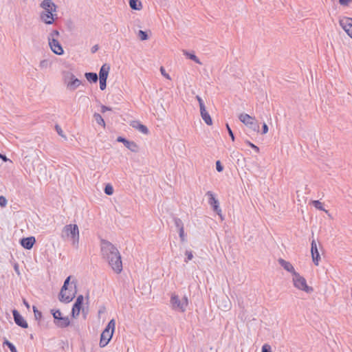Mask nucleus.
I'll return each instance as SVG.
<instances>
[{
	"label": "nucleus",
	"instance_id": "a878e982",
	"mask_svg": "<svg viewBox=\"0 0 352 352\" xmlns=\"http://www.w3.org/2000/svg\"><path fill=\"white\" fill-rule=\"evenodd\" d=\"M94 118L96 120V122L100 126H102L104 127L105 126V122L104 121V119L102 118V117L98 113H95L94 114Z\"/></svg>",
	"mask_w": 352,
	"mask_h": 352
},
{
	"label": "nucleus",
	"instance_id": "7ed1b4c3",
	"mask_svg": "<svg viewBox=\"0 0 352 352\" xmlns=\"http://www.w3.org/2000/svg\"><path fill=\"white\" fill-rule=\"evenodd\" d=\"M116 321L111 319L100 335L99 345L101 348L106 346L112 338L115 331Z\"/></svg>",
	"mask_w": 352,
	"mask_h": 352
},
{
	"label": "nucleus",
	"instance_id": "2f4dec72",
	"mask_svg": "<svg viewBox=\"0 0 352 352\" xmlns=\"http://www.w3.org/2000/svg\"><path fill=\"white\" fill-rule=\"evenodd\" d=\"M51 313L53 315L54 321L58 320L60 318L63 317V316H61V312L60 311L59 309H57V310L52 309Z\"/></svg>",
	"mask_w": 352,
	"mask_h": 352
},
{
	"label": "nucleus",
	"instance_id": "9d476101",
	"mask_svg": "<svg viewBox=\"0 0 352 352\" xmlns=\"http://www.w3.org/2000/svg\"><path fill=\"white\" fill-rule=\"evenodd\" d=\"M339 24L346 33L352 38V18L344 17L340 19Z\"/></svg>",
	"mask_w": 352,
	"mask_h": 352
},
{
	"label": "nucleus",
	"instance_id": "864d4df0",
	"mask_svg": "<svg viewBox=\"0 0 352 352\" xmlns=\"http://www.w3.org/2000/svg\"><path fill=\"white\" fill-rule=\"evenodd\" d=\"M98 45H94L91 49V53H96L98 50Z\"/></svg>",
	"mask_w": 352,
	"mask_h": 352
},
{
	"label": "nucleus",
	"instance_id": "de8ad7c7",
	"mask_svg": "<svg viewBox=\"0 0 352 352\" xmlns=\"http://www.w3.org/2000/svg\"><path fill=\"white\" fill-rule=\"evenodd\" d=\"M160 72L162 76H164L167 79H170V76L166 72L165 69L163 67H160Z\"/></svg>",
	"mask_w": 352,
	"mask_h": 352
},
{
	"label": "nucleus",
	"instance_id": "2eb2a0df",
	"mask_svg": "<svg viewBox=\"0 0 352 352\" xmlns=\"http://www.w3.org/2000/svg\"><path fill=\"white\" fill-rule=\"evenodd\" d=\"M217 303L218 307L224 311L230 310L232 306L231 302L227 296L219 299Z\"/></svg>",
	"mask_w": 352,
	"mask_h": 352
},
{
	"label": "nucleus",
	"instance_id": "09e8293b",
	"mask_svg": "<svg viewBox=\"0 0 352 352\" xmlns=\"http://www.w3.org/2000/svg\"><path fill=\"white\" fill-rule=\"evenodd\" d=\"M48 66V61L47 60H43L40 62L39 67L41 68H46Z\"/></svg>",
	"mask_w": 352,
	"mask_h": 352
},
{
	"label": "nucleus",
	"instance_id": "c9c22d12",
	"mask_svg": "<svg viewBox=\"0 0 352 352\" xmlns=\"http://www.w3.org/2000/svg\"><path fill=\"white\" fill-rule=\"evenodd\" d=\"M313 205L316 208L320 210H324L322 206V204L318 200L313 201Z\"/></svg>",
	"mask_w": 352,
	"mask_h": 352
},
{
	"label": "nucleus",
	"instance_id": "5701e85b",
	"mask_svg": "<svg viewBox=\"0 0 352 352\" xmlns=\"http://www.w3.org/2000/svg\"><path fill=\"white\" fill-rule=\"evenodd\" d=\"M183 54L188 58L195 61L196 63L202 65V63L200 61V60L197 58V56L193 52H189L187 50H183Z\"/></svg>",
	"mask_w": 352,
	"mask_h": 352
},
{
	"label": "nucleus",
	"instance_id": "f3484780",
	"mask_svg": "<svg viewBox=\"0 0 352 352\" xmlns=\"http://www.w3.org/2000/svg\"><path fill=\"white\" fill-rule=\"evenodd\" d=\"M278 263L283 267L286 271L294 274L296 272L294 270V267L292 265V263L289 261L284 260L283 258H279L278 260Z\"/></svg>",
	"mask_w": 352,
	"mask_h": 352
},
{
	"label": "nucleus",
	"instance_id": "4468645a",
	"mask_svg": "<svg viewBox=\"0 0 352 352\" xmlns=\"http://www.w3.org/2000/svg\"><path fill=\"white\" fill-rule=\"evenodd\" d=\"M311 253L314 263L316 265H318L319 261L320 260V256L315 239H313L311 241Z\"/></svg>",
	"mask_w": 352,
	"mask_h": 352
},
{
	"label": "nucleus",
	"instance_id": "8fccbe9b",
	"mask_svg": "<svg viewBox=\"0 0 352 352\" xmlns=\"http://www.w3.org/2000/svg\"><path fill=\"white\" fill-rule=\"evenodd\" d=\"M352 0H339V3L341 6H348Z\"/></svg>",
	"mask_w": 352,
	"mask_h": 352
},
{
	"label": "nucleus",
	"instance_id": "052dcab7",
	"mask_svg": "<svg viewBox=\"0 0 352 352\" xmlns=\"http://www.w3.org/2000/svg\"><path fill=\"white\" fill-rule=\"evenodd\" d=\"M98 313L101 314V313H102V311L100 310Z\"/></svg>",
	"mask_w": 352,
	"mask_h": 352
},
{
	"label": "nucleus",
	"instance_id": "6e6552de",
	"mask_svg": "<svg viewBox=\"0 0 352 352\" xmlns=\"http://www.w3.org/2000/svg\"><path fill=\"white\" fill-rule=\"evenodd\" d=\"M65 81L67 82V87L70 91H74L81 84V81L70 72H67L65 76Z\"/></svg>",
	"mask_w": 352,
	"mask_h": 352
},
{
	"label": "nucleus",
	"instance_id": "ea45409f",
	"mask_svg": "<svg viewBox=\"0 0 352 352\" xmlns=\"http://www.w3.org/2000/svg\"><path fill=\"white\" fill-rule=\"evenodd\" d=\"M196 98L199 102L200 110L206 108L204 102L203 100L201 99V98L199 96H197Z\"/></svg>",
	"mask_w": 352,
	"mask_h": 352
},
{
	"label": "nucleus",
	"instance_id": "e433bc0d",
	"mask_svg": "<svg viewBox=\"0 0 352 352\" xmlns=\"http://www.w3.org/2000/svg\"><path fill=\"white\" fill-rule=\"evenodd\" d=\"M55 129H56L57 133L60 136H61V137L64 138L65 139H66V136L64 135L63 131L61 127L59 125L56 124Z\"/></svg>",
	"mask_w": 352,
	"mask_h": 352
},
{
	"label": "nucleus",
	"instance_id": "a18cd8bd",
	"mask_svg": "<svg viewBox=\"0 0 352 352\" xmlns=\"http://www.w3.org/2000/svg\"><path fill=\"white\" fill-rule=\"evenodd\" d=\"M261 352H272L271 351V346L269 344H264L262 346V351Z\"/></svg>",
	"mask_w": 352,
	"mask_h": 352
},
{
	"label": "nucleus",
	"instance_id": "7c9ffc66",
	"mask_svg": "<svg viewBox=\"0 0 352 352\" xmlns=\"http://www.w3.org/2000/svg\"><path fill=\"white\" fill-rule=\"evenodd\" d=\"M33 311L35 320H40L42 318L41 311H38L36 306H33Z\"/></svg>",
	"mask_w": 352,
	"mask_h": 352
},
{
	"label": "nucleus",
	"instance_id": "b1692460",
	"mask_svg": "<svg viewBox=\"0 0 352 352\" xmlns=\"http://www.w3.org/2000/svg\"><path fill=\"white\" fill-rule=\"evenodd\" d=\"M129 6L132 10H140L142 8L141 1L139 0H129Z\"/></svg>",
	"mask_w": 352,
	"mask_h": 352
},
{
	"label": "nucleus",
	"instance_id": "c756f323",
	"mask_svg": "<svg viewBox=\"0 0 352 352\" xmlns=\"http://www.w3.org/2000/svg\"><path fill=\"white\" fill-rule=\"evenodd\" d=\"M3 345L7 346L10 349L11 352H17V350H16L15 346L12 342L8 341V340H4V342H3Z\"/></svg>",
	"mask_w": 352,
	"mask_h": 352
},
{
	"label": "nucleus",
	"instance_id": "58836bf2",
	"mask_svg": "<svg viewBox=\"0 0 352 352\" xmlns=\"http://www.w3.org/2000/svg\"><path fill=\"white\" fill-rule=\"evenodd\" d=\"M179 231V238H180V240L182 242H184L186 241V236H185V234H184V229H180Z\"/></svg>",
	"mask_w": 352,
	"mask_h": 352
},
{
	"label": "nucleus",
	"instance_id": "bf43d9fd",
	"mask_svg": "<svg viewBox=\"0 0 352 352\" xmlns=\"http://www.w3.org/2000/svg\"><path fill=\"white\" fill-rule=\"evenodd\" d=\"M23 302H24V305H25L28 308H29V307H30V305H29V304H28V302H26V301L24 300H23Z\"/></svg>",
	"mask_w": 352,
	"mask_h": 352
},
{
	"label": "nucleus",
	"instance_id": "6ab92c4d",
	"mask_svg": "<svg viewBox=\"0 0 352 352\" xmlns=\"http://www.w3.org/2000/svg\"><path fill=\"white\" fill-rule=\"evenodd\" d=\"M54 324L59 328H65L70 324V321L68 317H62L55 320Z\"/></svg>",
	"mask_w": 352,
	"mask_h": 352
},
{
	"label": "nucleus",
	"instance_id": "dca6fc26",
	"mask_svg": "<svg viewBox=\"0 0 352 352\" xmlns=\"http://www.w3.org/2000/svg\"><path fill=\"white\" fill-rule=\"evenodd\" d=\"M35 243L36 240L34 236L23 238L20 241L21 246L26 250L32 249Z\"/></svg>",
	"mask_w": 352,
	"mask_h": 352
},
{
	"label": "nucleus",
	"instance_id": "603ef678",
	"mask_svg": "<svg viewBox=\"0 0 352 352\" xmlns=\"http://www.w3.org/2000/svg\"><path fill=\"white\" fill-rule=\"evenodd\" d=\"M111 109L110 107H107L105 105H102L101 106V112L103 113H105L107 111H111Z\"/></svg>",
	"mask_w": 352,
	"mask_h": 352
},
{
	"label": "nucleus",
	"instance_id": "13d9d810",
	"mask_svg": "<svg viewBox=\"0 0 352 352\" xmlns=\"http://www.w3.org/2000/svg\"><path fill=\"white\" fill-rule=\"evenodd\" d=\"M69 294H74V293H72L71 290H66V295H69Z\"/></svg>",
	"mask_w": 352,
	"mask_h": 352
},
{
	"label": "nucleus",
	"instance_id": "c03bdc74",
	"mask_svg": "<svg viewBox=\"0 0 352 352\" xmlns=\"http://www.w3.org/2000/svg\"><path fill=\"white\" fill-rule=\"evenodd\" d=\"M7 205V199L4 196H0V206L5 207Z\"/></svg>",
	"mask_w": 352,
	"mask_h": 352
},
{
	"label": "nucleus",
	"instance_id": "c85d7f7f",
	"mask_svg": "<svg viewBox=\"0 0 352 352\" xmlns=\"http://www.w3.org/2000/svg\"><path fill=\"white\" fill-rule=\"evenodd\" d=\"M173 221L175 227L179 230L180 229H184V223L178 217H173Z\"/></svg>",
	"mask_w": 352,
	"mask_h": 352
},
{
	"label": "nucleus",
	"instance_id": "4be33fe9",
	"mask_svg": "<svg viewBox=\"0 0 352 352\" xmlns=\"http://www.w3.org/2000/svg\"><path fill=\"white\" fill-rule=\"evenodd\" d=\"M200 113L202 119L204 120L206 124L208 125H212V118L208 113V112L206 111V108L200 110Z\"/></svg>",
	"mask_w": 352,
	"mask_h": 352
},
{
	"label": "nucleus",
	"instance_id": "473e14b6",
	"mask_svg": "<svg viewBox=\"0 0 352 352\" xmlns=\"http://www.w3.org/2000/svg\"><path fill=\"white\" fill-rule=\"evenodd\" d=\"M104 192L107 195H111L113 193V186L108 184L104 187Z\"/></svg>",
	"mask_w": 352,
	"mask_h": 352
},
{
	"label": "nucleus",
	"instance_id": "cd10ccee",
	"mask_svg": "<svg viewBox=\"0 0 352 352\" xmlns=\"http://www.w3.org/2000/svg\"><path fill=\"white\" fill-rule=\"evenodd\" d=\"M82 307L77 305H73L72 310V315L74 318H76L79 316L80 311L81 310Z\"/></svg>",
	"mask_w": 352,
	"mask_h": 352
},
{
	"label": "nucleus",
	"instance_id": "1a4fd4ad",
	"mask_svg": "<svg viewBox=\"0 0 352 352\" xmlns=\"http://www.w3.org/2000/svg\"><path fill=\"white\" fill-rule=\"evenodd\" d=\"M69 280H70V276H68L65 280V282L63 283V285L60 292L59 294V300L63 302H65V303H68V302H71L73 300V298H74V294L66 295V290L68 289V285L69 283Z\"/></svg>",
	"mask_w": 352,
	"mask_h": 352
},
{
	"label": "nucleus",
	"instance_id": "393cba45",
	"mask_svg": "<svg viewBox=\"0 0 352 352\" xmlns=\"http://www.w3.org/2000/svg\"><path fill=\"white\" fill-rule=\"evenodd\" d=\"M87 80L90 82H96L98 80V76L96 73L87 72L85 73Z\"/></svg>",
	"mask_w": 352,
	"mask_h": 352
},
{
	"label": "nucleus",
	"instance_id": "0eeeda50",
	"mask_svg": "<svg viewBox=\"0 0 352 352\" xmlns=\"http://www.w3.org/2000/svg\"><path fill=\"white\" fill-rule=\"evenodd\" d=\"M240 121L254 131H259V125L254 119L247 113H241L239 117Z\"/></svg>",
	"mask_w": 352,
	"mask_h": 352
},
{
	"label": "nucleus",
	"instance_id": "412c9836",
	"mask_svg": "<svg viewBox=\"0 0 352 352\" xmlns=\"http://www.w3.org/2000/svg\"><path fill=\"white\" fill-rule=\"evenodd\" d=\"M56 16V14H41V19L46 24L51 25L54 21V16Z\"/></svg>",
	"mask_w": 352,
	"mask_h": 352
},
{
	"label": "nucleus",
	"instance_id": "bb28decb",
	"mask_svg": "<svg viewBox=\"0 0 352 352\" xmlns=\"http://www.w3.org/2000/svg\"><path fill=\"white\" fill-rule=\"evenodd\" d=\"M133 127L138 129L140 132H142L144 134H148V128L140 123H137V125H133Z\"/></svg>",
	"mask_w": 352,
	"mask_h": 352
},
{
	"label": "nucleus",
	"instance_id": "f03ea898",
	"mask_svg": "<svg viewBox=\"0 0 352 352\" xmlns=\"http://www.w3.org/2000/svg\"><path fill=\"white\" fill-rule=\"evenodd\" d=\"M60 237L65 241H71L75 248L79 247V229L76 224H68L65 226L61 231Z\"/></svg>",
	"mask_w": 352,
	"mask_h": 352
},
{
	"label": "nucleus",
	"instance_id": "ddd939ff",
	"mask_svg": "<svg viewBox=\"0 0 352 352\" xmlns=\"http://www.w3.org/2000/svg\"><path fill=\"white\" fill-rule=\"evenodd\" d=\"M12 314H13L14 320L18 326H19L23 329H26L28 327V322H26V320L23 318V317L19 314V312L17 310L14 309L12 311Z\"/></svg>",
	"mask_w": 352,
	"mask_h": 352
},
{
	"label": "nucleus",
	"instance_id": "aec40b11",
	"mask_svg": "<svg viewBox=\"0 0 352 352\" xmlns=\"http://www.w3.org/2000/svg\"><path fill=\"white\" fill-rule=\"evenodd\" d=\"M110 69L109 65L104 64L99 71V79H107L109 72Z\"/></svg>",
	"mask_w": 352,
	"mask_h": 352
},
{
	"label": "nucleus",
	"instance_id": "39448f33",
	"mask_svg": "<svg viewBox=\"0 0 352 352\" xmlns=\"http://www.w3.org/2000/svg\"><path fill=\"white\" fill-rule=\"evenodd\" d=\"M59 36L58 30H53L48 36L49 45L52 52L57 55H62L64 53L60 43L57 40Z\"/></svg>",
	"mask_w": 352,
	"mask_h": 352
},
{
	"label": "nucleus",
	"instance_id": "72a5a7b5",
	"mask_svg": "<svg viewBox=\"0 0 352 352\" xmlns=\"http://www.w3.org/2000/svg\"><path fill=\"white\" fill-rule=\"evenodd\" d=\"M138 36L142 41H146L148 38V34L146 32L143 30H139Z\"/></svg>",
	"mask_w": 352,
	"mask_h": 352
},
{
	"label": "nucleus",
	"instance_id": "20e7f679",
	"mask_svg": "<svg viewBox=\"0 0 352 352\" xmlns=\"http://www.w3.org/2000/svg\"><path fill=\"white\" fill-rule=\"evenodd\" d=\"M170 304L172 309L184 313L188 307V300L186 296L180 299L178 295L173 294L170 297Z\"/></svg>",
	"mask_w": 352,
	"mask_h": 352
},
{
	"label": "nucleus",
	"instance_id": "f8f14e48",
	"mask_svg": "<svg viewBox=\"0 0 352 352\" xmlns=\"http://www.w3.org/2000/svg\"><path fill=\"white\" fill-rule=\"evenodd\" d=\"M117 141L123 143L124 145L132 152L136 153L138 151V146L135 142L129 141L121 136L118 137Z\"/></svg>",
	"mask_w": 352,
	"mask_h": 352
},
{
	"label": "nucleus",
	"instance_id": "4c0bfd02",
	"mask_svg": "<svg viewBox=\"0 0 352 352\" xmlns=\"http://www.w3.org/2000/svg\"><path fill=\"white\" fill-rule=\"evenodd\" d=\"M100 80V89L104 90L107 87V79H99Z\"/></svg>",
	"mask_w": 352,
	"mask_h": 352
},
{
	"label": "nucleus",
	"instance_id": "f257e3e1",
	"mask_svg": "<svg viewBox=\"0 0 352 352\" xmlns=\"http://www.w3.org/2000/svg\"><path fill=\"white\" fill-rule=\"evenodd\" d=\"M100 251L102 258L109 263L114 272L120 274L122 270V262L118 248L109 241L102 239Z\"/></svg>",
	"mask_w": 352,
	"mask_h": 352
},
{
	"label": "nucleus",
	"instance_id": "4d7b16f0",
	"mask_svg": "<svg viewBox=\"0 0 352 352\" xmlns=\"http://www.w3.org/2000/svg\"><path fill=\"white\" fill-rule=\"evenodd\" d=\"M14 270L15 272L17 273V274H19V267L17 265H14Z\"/></svg>",
	"mask_w": 352,
	"mask_h": 352
},
{
	"label": "nucleus",
	"instance_id": "f704fd0d",
	"mask_svg": "<svg viewBox=\"0 0 352 352\" xmlns=\"http://www.w3.org/2000/svg\"><path fill=\"white\" fill-rule=\"evenodd\" d=\"M83 300H84L83 296L82 295H79L77 297L76 300V302H75V303L74 305L82 307Z\"/></svg>",
	"mask_w": 352,
	"mask_h": 352
},
{
	"label": "nucleus",
	"instance_id": "5fc2aeb1",
	"mask_svg": "<svg viewBox=\"0 0 352 352\" xmlns=\"http://www.w3.org/2000/svg\"><path fill=\"white\" fill-rule=\"evenodd\" d=\"M56 11H51V10H43V11L41 14H56Z\"/></svg>",
	"mask_w": 352,
	"mask_h": 352
},
{
	"label": "nucleus",
	"instance_id": "a19ab883",
	"mask_svg": "<svg viewBox=\"0 0 352 352\" xmlns=\"http://www.w3.org/2000/svg\"><path fill=\"white\" fill-rule=\"evenodd\" d=\"M226 129L228 130V134H229L230 137L231 138L232 140L234 141L235 139L234 135L228 124H226Z\"/></svg>",
	"mask_w": 352,
	"mask_h": 352
},
{
	"label": "nucleus",
	"instance_id": "79ce46f5",
	"mask_svg": "<svg viewBox=\"0 0 352 352\" xmlns=\"http://www.w3.org/2000/svg\"><path fill=\"white\" fill-rule=\"evenodd\" d=\"M186 255L187 258L185 259V262L188 263V261H190L192 258V257H193L192 251L186 250Z\"/></svg>",
	"mask_w": 352,
	"mask_h": 352
},
{
	"label": "nucleus",
	"instance_id": "a211bd4d",
	"mask_svg": "<svg viewBox=\"0 0 352 352\" xmlns=\"http://www.w3.org/2000/svg\"><path fill=\"white\" fill-rule=\"evenodd\" d=\"M40 6L45 10L56 11V6L52 0H43Z\"/></svg>",
	"mask_w": 352,
	"mask_h": 352
},
{
	"label": "nucleus",
	"instance_id": "3c124183",
	"mask_svg": "<svg viewBox=\"0 0 352 352\" xmlns=\"http://www.w3.org/2000/svg\"><path fill=\"white\" fill-rule=\"evenodd\" d=\"M267 131H268V126L266 124V123L264 122L263 124V126H262V134H265L267 133Z\"/></svg>",
	"mask_w": 352,
	"mask_h": 352
},
{
	"label": "nucleus",
	"instance_id": "9b49d317",
	"mask_svg": "<svg viewBox=\"0 0 352 352\" xmlns=\"http://www.w3.org/2000/svg\"><path fill=\"white\" fill-rule=\"evenodd\" d=\"M206 195L209 197L208 204L211 206L213 210L221 217V210L219 207L218 199L214 197V194L211 191H208Z\"/></svg>",
	"mask_w": 352,
	"mask_h": 352
},
{
	"label": "nucleus",
	"instance_id": "6e6d98bb",
	"mask_svg": "<svg viewBox=\"0 0 352 352\" xmlns=\"http://www.w3.org/2000/svg\"><path fill=\"white\" fill-rule=\"evenodd\" d=\"M0 159H1L3 162L8 161V159L7 158V157L5 155H3L1 153H0Z\"/></svg>",
	"mask_w": 352,
	"mask_h": 352
},
{
	"label": "nucleus",
	"instance_id": "49530a36",
	"mask_svg": "<svg viewBox=\"0 0 352 352\" xmlns=\"http://www.w3.org/2000/svg\"><path fill=\"white\" fill-rule=\"evenodd\" d=\"M247 144H248L251 148H253V149H254L256 153H259V151H260V150H259V148H258L257 146H256L255 144H254L253 143H252V142H249V141H248V142H247Z\"/></svg>",
	"mask_w": 352,
	"mask_h": 352
},
{
	"label": "nucleus",
	"instance_id": "37998d69",
	"mask_svg": "<svg viewBox=\"0 0 352 352\" xmlns=\"http://www.w3.org/2000/svg\"><path fill=\"white\" fill-rule=\"evenodd\" d=\"M216 169L219 173L222 172L223 170V166H222V164L219 160H217L216 162Z\"/></svg>",
	"mask_w": 352,
	"mask_h": 352
},
{
	"label": "nucleus",
	"instance_id": "423d86ee",
	"mask_svg": "<svg viewBox=\"0 0 352 352\" xmlns=\"http://www.w3.org/2000/svg\"><path fill=\"white\" fill-rule=\"evenodd\" d=\"M293 283L295 287L304 291L307 294H310L314 291L313 287L307 284V281L304 277L300 275L299 273L296 272L293 274Z\"/></svg>",
	"mask_w": 352,
	"mask_h": 352
}]
</instances>
